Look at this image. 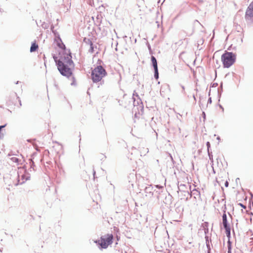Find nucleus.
Here are the masks:
<instances>
[{"instance_id":"24","label":"nucleus","mask_w":253,"mask_h":253,"mask_svg":"<svg viewBox=\"0 0 253 253\" xmlns=\"http://www.w3.org/2000/svg\"><path fill=\"white\" fill-rule=\"evenodd\" d=\"M217 140H219L220 139V137H219V136H218V137H217Z\"/></svg>"},{"instance_id":"10","label":"nucleus","mask_w":253,"mask_h":253,"mask_svg":"<svg viewBox=\"0 0 253 253\" xmlns=\"http://www.w3.org/2000/svg\"><path fill=\"white\" fill-rule=\"evenodd\" d=\"M38 48V45L35 43H33L30 47V51L31 52H34L36 51V50Z\"/></svg>"},{"instance_id":"1","label":"nucleus","mask_w":253,"mask_h":253,"mask_svg":"<svg viewBox=\"0 0 253 253\" xmlns=\"http://www.w3.org/2000/svg\"><path fill=\"white\" fill-rule=\"evenodd\" d=\"M56 65L58 70L62 76L68 78L71 77L73 80L74 79L72 77V70L74 68V64L70 54L58 60L56 62Z\"/></svg>"},{"instance_id":"2","label":"nucleus","mask_w":253,"mask_h":253,"mask_svg":"<svg viewBox=\"0 0 253 253\" xmlns=\"http://www.w3.org/2000/svg\"><path fill=\"white\" fill-rule=\"evenodd\" d=\"M107 75L106 70L102 66L99 65L95 67L91 72V79L93 83L100 82V84H102L103 81H102L103 78H104Z\"/></svg>"},{"instance_id":"26","label":"nucleus","mask_w":253,"mask_h":253,"mask_svg":"<svg viewBox=\"0 0 253 253\" xmlns=\"http://www.w3.org/2000/svg\"><path fill=\"white\" fill-rule=\"evenodd\" d=\"M74 84V82L71 83V85Z\"/></svg>"},{"instance_id":"28","label":"nucleus","mask_w":253,"mask_h":253,"mask_svg":"<svg viewBox=\"0 0 253 253\" xmlns=\"http://www.w3.org/2000/svg\"><path fill=\"white\" fill-rule=\"evenodd\" d=\"M157 187H158V188H160L161 187L160 186H159L158 185H157Z\"/></svg>"},{"instance_id":"12","label":"nucleus","mask_w":253,"mask_h":253,"mask_svg":"<svg viewBox=\"0 0 253 253\" xmlns=\"http://www.w3.org/2000/svg\"><path fill=\"white\" fill-rule=\"evenodd\" d=\"M184 196L186 197V200L187 201L189 198H191L192 197V194L190 193L188 191H184Z\"/></svg>"},{"instance_id":"22","label":"nucleus","mask_w":253,"mask_h":253,"mask_svg":"<svg viewBox=\"0 0 253 253\" xmlns=\"http://www.w3.org/2000/svg\"><path fill=\"white\" fill-rule=\"evenodd\" d=\"M240 205H241L242 207H243V208H245V207L243 204H240Z\"/></svg>"},{"instance_id":"13","label":"nucleus","mask_w":253,"mask_h":253,"mask_svg":"<svg viewBox=\"0 0 253 253\" xmlns=\"http://www.w3.org/2000/svg\"><path fill=\"white\" fill-rule=\"evenodd\" d=\"M154 78L156 79H158L159 78V72L158 68L154 69Z\"/></svg>"},{"instance_id":"21","label":"nucleus","mask_w":253,"mask_h":253,"mask_svg":"<svg viewBox=\"0 0 253 253\" xmlns=\"http://www.w3.org/2000/svg\"><path fill=\"white\" fill-rule=\"evenodd\" d=\"M31 162L32 163V164L31 165V167L33 168V166H34V162L32 161Z\"/></svg>"},{"instance_id":"14","label":"nucleus","mask_w":253,"mask_h":253,"mask_svg":"<svg viewBox=\"0 0 253 253\" xmlns=\"http://www.w3.org/2000/svg\"><path fill=\"white\" fill-rule=\"evenodd\" d=\"M206 145H207V148H208V153H209V157L211 158V156H210V151H209V148L210 147V143L209 142H207V143H206Z\"/></svg>"},{"instance_id":"15","label":"nucleus","mask_w":253,"mask_h":253,"mask_svg":"<svg viewBox=\"0 0 253 253\" xmlns=\"http://www.w3.org/2000/svg\"><path fill=\"white\" fill-rule=\"evenodd\" d=\"M12 160L14 162H18V159L15 157L12 158Z\"/></svg>"},{"instance_id":"8","label":"nucleus","mask_w":253,"mask_h":253,"mask_svg":"<svg viewBox=\"0 0 253 253\" xmlns=\"http://www.w3.org/2000/svg\"><path fill=\"white\" fill-rule=\"evenodd\" d=\"M149 152V149L147 148H140V152L141 156H145L146 154H147Z\"/></svg>"},{"instance_id":"29","label":"nucleus","mask_w":253,"mask_h":253,"mask_svg":"<svg viewBox=\"0 0 253 253\" xmlns=\"http://www.w3.org/2000/svg\"><path fill=\"white\" fill-rule=\"evenodd\" d=\"M54 60H55L56 62L58 61H56L55 58H54Z\"/></svg>"},{"instance_id":"17","label":"nucleus","mask_w":253,"mask_h":253,"mask_svg":"<svg viewBox=\"0 0 253 253\" xmlns=\"http://www.w3.org/2000/svg\"><path fill=\"white\" fill-rule=\"evenodd\" d=\"M211 103V98H210L208 99V103Z\"/></svg>"},{"instance_id":"23","label":"nucleus","mask_w":253,"mask_h":253,"mask_svg":"<svg viewBox=\"0 0 253 253\" xmlns=\"http://www.w3.org/2000/svg\"><path fill=\"white\" fill-rule=\"evenodd\" d=\"M220 107L223 110V108L222 107V106L221 105H220Z\"/></svg>"},{"instance_id":"30","label":"nucleus","mask_w":253,"mask_h":253,"mask_svg":"<svg viewBox=\"0 0 253 253\" xmlns=\"http://www.w3.org/2000/svg\"><path fill=\"white\" fill-rule=\"evenodd\" d=\"M203 114H204V115H205V112H203Z\"/></svg>"},{"instance_id":"27","label":"nucleus","mask_w":253,"mask_h":253,"mask_svg":"<svg viewBox=\"0 0 253 253\" xmlns=\"http://www.w3.org/2000/svg\"><path fill=\"white\" fill-rule=\"evenodd\" d=\"M18 83H19V82H18V81H17V82L16 83V84H18Z\"/></svg>"},{"instance_id":"11","label":"nucleus","mask_w":253,"mask_h":253,"mask_svg":"<svg viewBox=\"0 0 253 253\" xmlns=\"http://www.w3.org/2000/svg\"><path fill=\"white\" fill-rule=\"evenodd\" d=\"M88 43L90 45V48L88 50V51L90 52V53H93L94 51V47H93V43L92 42L89 40V39L88 40Z\"/></svg>"},{"instance_id":"7","label":"nucleus","mask_w":253,"mask_h":253,"mask_svg":"<svg viewBox=\"0 0 253 253\" xmlns=\"http://www.w3.org/2000/svg\"><path fill=\"white\" fill-rule=\"evenodd\" d=\"M145 197L151 198L153 195V187L151 185L147 186L144 190Z\"/></svg>"},{"instance_id":"6","label":"nucleus","mask_w":253,"mask_h":253,"mask_svg":"<svg viewBox=\"0 0 253 253\" xmlns=\"http://www.w3.org/2000/svg\"><path fill=\"white\" fill-rule=\"evenodd\" d=\"M222 223L225 230L227 236H230L231 229L229 224L227 222V215L225 211H224V213L222 215Z\"/></svg>"},{"instance_id":"25","label":"nucleus","mask_w":253,"mask_h":253,"mask_svg":"<svg viewBox=\"0 0 253 253\" xmlns=\"http://www.w3.org/2000/svg\"><path fill=\"white\" fill-rule=\"evenodd\" d=\"M19 103H20V105L21 106L22 104H21V102L20 100H19Z\"/></svg>"},{"instance_id":"9","label":"nucleus","mask_w":253,"mask_h":253,"mask_svg":"<svg viewBox=\"0 0 253 253\" xmlns=\"http://www.w3.org/2000/svg\"><path fill=\"white\" fill-rule=\"evenodd\" d=\"M151 61L152 63V65L154 67V69L158 68L157 60H156V58L153 56H151Z\"/></svg>"},{"instance_id":"5","label":"nucleus","mask_w":253,"mask_h":253,"mask_svg":"<svg viewBox=\"0 0 253 253\" xmlns=\"http://www.w3.org/2000/svg\"><path fill=\"white\" fill-rule=\"evenodd\" d=\"M246 20L253 23V1L248 6L245 15Z\"/></svg>"},{"instance_id":"16","label":"nucleus","mask_w":253,"mask_h":253,"mask_svg":"<svg viewBox=\"0 0 253 253\" xmlns=\"http://www.w3.org/2000/svg\"><path fill=\"white\" fill-rule=\"evenodd\" d=\"M6 126V124H5V125H4L0 126V129L1 130V129H2L3 128L5 127Z\"/></svg>"},{"instance_id":"3","label":"nucleus","mask_w":253,"mask_h":253,"mask_svg":"<svg viewBox=\"0 0 253 253\" xmlns=\"http://www.w3.org/2000/svg\"><path fill=\"white\" fill-rule=\"evenodd\" d=\"M235 60L236 55L233 52H226L221 56V60L224 68H229L234 64Z\"/></svg>"},{"instance_id":"4","label":"nucleus","mask_w":253,"mask_h":253,"mask_svg":"<svg viewBox=\"0 0 253 253\" xmlns=\"http://www.w3.org/2000/svg\"><path fill=\"white\" fill-rule=\"evenodd\" d=\"M113 236L112 234H108L101 237L100 240L95 242L99 246L100 249H106L109 245L113 243Z\"/></svg>"},{"instance_id":"19","label":"nucleus","mask_w":253,"mask_h":253,"mask_svg":"<svg viewBox=\"0 0 253 253\" xmlns=\"http://www.w3.org/2000/svg\"><path fill=\"white\" fill-rule=\"evenodd\" d=\"M93 176L94 177L95 176V171L93 169Z\"/></svg>"},{"instance_id":"20","label":"nucleus","mask_w":253,"mask_h":253,"mask_svg":"<svg viewBox=\"0 0 253 253\" xmlns=\"http://www.w3.org/2000/svg\"><path fill=\"white\" fill-rule=\"evenodd\" d=\"M42 27H43V28H47L48 27V26H47V25H45V26H44L43 25H42Z\"/></svg>"},{"instance_id":"18","label":"nucleus","mask_w":253,"mask_h":253,"mask_svg":"<svg viewBox=\"0 0 253 253\" xmlns=\"http://www.w3.org/2000/svg\"><path fill=\"white\" fill-rule=\"evenodd\" d=\"M228 184H228V181H226L225 182V187H228Z\"/></svg>"}]
</instances>
